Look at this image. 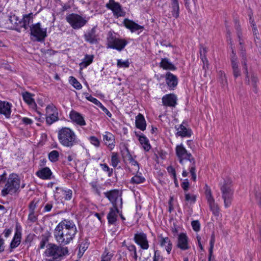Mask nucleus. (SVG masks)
<instances>
[{
	"label": "nucleus",
	"instance_id": "680f3d73",
	"mask_svg": "<svg viewBox=\"0 0 261 261\" xmlns=\"http://www.w3.org/2000/svg\"><path fill=\"white\" fill-rule=\"evenodd\" d=\"M28 220L32 223H34L37 220V217L35 215V212L29 211Z\"/></svg>",
	"mask_w": 261,
	"mask_h": 261
},
{
	"label": "nucleus",
	"instance_id": "bb28decb",
	"mask_svg": "<svg viewBox=\"0 0 261 261\" xmlns=\"http://www.w3.org/2000/svg\"><path fill=\"white\" fill-rule=\"evenodd\" d=\"M135 123L136 127L140 130L143 131L146 129V121L142 114L139 113L136 117Z\"/></svg>",
	"mask_w": 261,
	"mask_h": 261
},
{
	"label": "nucleus",
	"instance_id": "e2e57ef3",
	"mask_svg": "<svg viewBox=\"0 0 261 261\" xmlns=\"http://www.w3.org/2000/svg\"><path fill=\"white\" fill-rule=\"evenodd\" d=\"M207 50L206 47H204L202 46L200 47L199 54L201 59L206 58V54L207 53Z\"/></svg>",
	"mask_w": 261,
	"mask_h": 261
},
{
	"label": "nucleus",
	"instance_id": "cd10ccee",
	"mask_svg": "<svg viewBox=\"0 0 261 261\" xmlns=\"http://www.w3.org/2000/svg\"><path fill=\"white\" fill-rule=\"evenodd\" d=\"M10 25V16L3 13H0V27L9 29Z\"/></svg>",
	"mask_w": 261,
	"mask_h": 261
},
{
	"label": "nucleus",
	"instance_id": "09e8293b",
	"mask_svg": "<svg viewBox=\"0 0 261 261\" xmlns=\"http://www.w3.org/2000/svg\"><path fill=\"white\" fill-rule=\"evenodd\" d=\"M254 197L256 202L258 205L259 207L261 208V192L258 188V190H254Z\"/></svg>",
	"mask_w": 261,
	"mask_h": 261
},
{
	"label": "nucleus",
	"instance_id": "4d7b16f0",
	"mask_svg": "<svg viewBox=\"0 0 261 261\" xmlns=\"http://www.w3.org/2000/svg\"><path fill=\"white\" fill-rule=\"evenodd\" d=\"M193 229L196 231H199L200 229V224L198 220H193L191 222Z\"/></svg>",
	"mask_w": 261,
	"mask_h": 261
},
{
	"label": "nucleus",
	"instance_id": "e433bc0d",
	"mask_svg": "<svg viewBox=\"0 0 261 261\" xmlns=\"http://www.w3.org/2000/svg\"><path fill=\"white\" fill-rule=\"evenodd\" d=\"M178 130V131L177 133V135L179 136L185 137H190L191 135V130L187 129V128L182 124L180 125Z\"/></svg>",
	"mask_w": 261,
	"mask_h": 261
},
{
	"label": "nucleus",
	"instance_id": "c9c22d12",
	"mask_svg": "<svg viewBox=\"0 0 261 261\" xmlns=\"http://www.w3.org/2000/svg\"><path fill=\"white\" fill-rule=\"evenodd\" d=\"M221 191L222 193H228V192H233V189L232 188L231 182L230 180H224L223 184H221Z\"/></svg>",
	"mask_w": 261,
	"mask_h": 261
},
{
	"label": "nucleus",
	"instance_id": "ea45409f",
	"mask_svg": "<svg viewBox=\"0 0 261 261\" xmlns=\"http://www.w3.org/2000/svg\"><path fill=\"white\" fill-rule=\"evenodd\" d=\"M56 190L60 189V188L56 187ZM62 190V194L64 195V198L65 200H70L72 198V191L70 189H63L60 188Z\"/></svg>",
	"mask_w": 261,
	"mask_h": 261
},
{
	"label": "nucleus",
	"instance_id": "2eb2a0df",
	"mask_svg": "<svg viewBox=\"0 0 261 261\" xmlns=\"http://www.w3.org/2000/svg\"><path fill=\"white\" fill-rule=\"evenodd\" d=\"M85 40L91 44L98 43L99 40V35L97 33V27H94L87 31L84 35Z\"/></svg>",
	"mask_w": 261,
	"mask_h": 261
},
{
	"label": "nucleus",
	"instance_id": "bf43d9fd",
	"mask_svg": "<svg viewBox=\"0 0 261 261\" xmlns=\"http://www.w3.org/2000/svg\"><path fill=\"white\" fill-rule=\"evenodd\" d=\"M38 201V200L37 199H34L31 201L29 205V211L35 212V210L37 206Z\"/></svg>",
	"mask_w": 261,
	"mask_h": 261
},
{
	"label": "nucleus",
	"instance_id": "7c9ffc66",
	"mask_svg": "<svg viewBox=\"0 0 261 261\" xmlns=\"http://www.w3.org/2000/svg\"><path fill=\"white\" fill-rule=\"evenodd\" d=\"M33 22V13H31L29 14L23 16L22 19H21V27L27 30L30 28L31 25L30 24Z\"/></svg>",
	"mask_w": 261,
	"mask_h": 261
},
{
	"label": "nucleus",
	"instance_id": "6e6552de",
	"mask_svg": "<svg viewBox=\"0 0 261 261\" xmlns=\"http://www.w3.org/2000/svg\"><path fill=\"white\" fill-rule=\"evenodd\" d=\"M67 21L74 29H79L85 25L87 21L81 16L71 13L66 17Z\"/></svg>",
	"mask_w": 261,
	"mask_h": 261
},
{
	"label": "nucleus",
	"instance_id": "a18cd8bd",
	"mask_svg": "<svg viewBox=\"0 0 261 261\" xmlns=\"http://www.w3.org/2000/svg\"><path fill=\"white\" fill-rule=\"evenodd\" d=\"M218 80L221 84L223 86L227 85V80L225 73L223 71L218 72Z\"/></svg>",
	"mask_w": 261,
	"mask_h": 261
},
{
	"label": "nucleus",
	"instance_id": "052dcab7",
	"mask_svg": "<svg viewBox=\"0 0 261 261\" xmlns=\"http://www.w3.org/2000/svg\"><path fill=\"white\" fill-rule=\"evenodd\" d=\"M100 166L102 169L108 173V175L110 176L113 172V169H110L109 166L106 164H101Z\"/></svg>",
	"mask_w": 261,
	"mask_h": 261
},
{
	"label": "nucleus",
	"instance_id": "338daca9",
	"mask_svg": "<svg viewBox=\"0 0 261 261\" xmlns=\"http://www.w3.org/2000/svg\"><path fill=\"white\" fill-rule=\"evenodd\" d=\"M167 171L169 174L172 175V178L174 179H176V171L172 166H169L167 168Z\"/></svg>",
	"mask_w": 261,
	"mask_h": 261
},
{
	"label": "nucleus",
	"instance_id": "ddd939ff",
	"mask_svg": "<svg viewBox=\"0 0 261 261\" xmlns=\"http://www.w3.org/2000/svg\"><path fill=\"white\" fill-rule=\"evenodd\" d=\"M176 247L182 251H186L190 248L189 238L186 233L181 232L178 234Z\"/></svg>",
	"mask_w": 261,
	"mask_h": 261
},
{
	"label": "nucleus",
	"instance_id": "7ed1b4c3",
	"mask_svg": "<svg viewBox=\"0 0 261 261\" xmlns=\"http://www.w3.org/2000/svg\"><path fill=\"white\" fill-rule=\"evenodd\" d=\"M176 154L181 164H189V171L192 179H196L195 173V161L190 153H188L182 144L176 146Z\"/></svg>",
	"mask_w": 261,
	"mask_h": 261
},
{
	"label": "nucleus",
	"instance_id": "dca6fc26",
	"mask_svg": "<svg viewBox=\"0 0 261 261\" xmlns=\"http://www.w3.org/2000/svg\"><path fill=\"white\" fill-rule=\"evenodd\" d=\"M169 8L170 12L165 14V15L168 18L172 17L177 18L179 16V4L178 0H170ZM166 13V12H165Z\"/></svg>",
	"mask_w": 261,
	"mask_h": 261
},
{
	"label": "nucleus",
	"instance_id": "a878e982",
	"mask_svg": "<svg viewBox=\"0 0 261 261\" xmlns=\"http://www.w3.org/2000/svg\"><path fill=\"white\" fill-rule=\"evenodd\" d=\"M21 20L18 19V17L14 15L10 16V25L9 29L15 30L20 31L21 27Z\"/></svg>",
	"mask_w": 261,
	"mask_h": 261
},
{
	"label": "nucleus",
	"instance_id": "b1692460",
	"mask_svg": "<svg viewBox=\"0 0 261 261\" xmlns=\"http://www.w3.org/2000/svg\"><path fill=\"white\" fill-rule=\"evenodd\" d=\"M123 23L125 27L130 30L132 32H134L137 30L143 29L144 28L143 26L139 25L133 21L127 18H125L123 20Z\"/></svg>",
	"mask_w": 261,
	"mask_h": 261
},
{
	"label": "nucleus",
	"instance_id": "f257e3e1",
	"mask_svg": "<svg viewBox=\"0 0 261 261\" xmlns=\"http://www.w3.org/2000/svg\"><path fill=\"white\" fill-rule=\"evenodd\" d=\"M77 232L76 226L73 221L64 219L56 227L54 236L59 244L65 246L73 241Z\"/></svg>",
	"mask_w": 261,
	"mask_h": 261
},
{
	"label": "nucleus",
	"instance_id": "37998d69",
	"mask_svg": "<svg viewBox=\"0 0 261 261\" xmlns=\"http://www.w3.org/2000/svg\"><path fill=\"white\" fill-rule=\"evenodd\" d=\"M92 187V191L98 195H100V190L102 189L101 186L98 183L97 181H93L90 183Z\"/></svg>",
	"mask_w": 261,
	"mask_h": 261
},
{
	"label": "nucleus",
	"instance_id": "69168bd1",
	"mask_svg": "<svg viewBox=\"0 0 261 261\" xmlns=\"http://www.w3.org/2000/svg\"><path fill=\"white\" fill-rule=\"evenodd\" d=\"M112 255L109 253L104 252L102 255L101 261H111Z\"/></svg>",
	"mask_w": 261,
	"mask_h": 261
},
{
	"label": "nucleus",
	"instance_id": "774afa93",
	"mask_svg": "<svg viewBox=\"0 0 261 261\" xmlns=\"http://www.w3.org/2000/svg\"><path fill=\"white\" fill-rule=\"evenodd\" d=\"M90 142L91 143L94 145V146H96V147H98L99 145V141L98 140V139L94 137V136H91L90 137Z\"/></svg>",
	"mask_w": 261,
	"mask_h": 261
},
{
	"label": "nucleus",
	"instance_id": "4c0bfd02",
	"mask_svg": "<svg viewBox=\"0 0 261 261\" xmlns=\"http://www.w3.org/2000/svg\"><path fill=\"white\" fill-rule=\"evenodd\" d=\"M93 55H86L83 61L80 64L81 68H86L92 63L93 60Z\"/></svg>",
	"mask_w": 261,
	"mask_h": 261
},
{
	"label": "nucleus",
	"instance_id": "c85d7f7f",
	"mask_svg": "<svg viewBox=\"0 0 261 261\" xmlns=\"http://www.w3.org/2000/svg\"><path fill=\"white\" fill-rule=\"evenodd\" d=\"M37 175L42 179H48L51 178L52 172L48 167H45L36 173Z\"/></svg>",
	"mask_w": 261,
	"mask_h": 261
},
{
	"label": "nucleus",
	"instance_id": "a211bd4d",
	"mask_svg": "<svg viewBox=\"0 0 261 261\" xmlns=\"http://www.w3.org/2000/svg\"><path fill=\"white\" fill-rule=\"evenodd\" d=\"M159 238L160 246L165 249L168 254H170L173 247L170 239L168 237H164L162 235L160 236Z\"/></svg>",
	"mask_w": 261,
	"mask_h": 261
},
{
	"label": "nucleus",
	"instance_id": "9d476101",
	"mask_svg": "<svg viewBox=\"0 0 261 261\" xmlns=\"http://www.w3.org/2000/svg\"><path fill=\"white\" fill-rule=\"evenodd\" d=\"M20 180H7L5 188L2 191V195L6 196L8 194L16 192L20 186Z\"/></svg>",
	"mask_w": 261,
	"mask_h": 261
},
{
	"label": "nucleus",
	"instance_id": "4be33fe9",
	"mask_svg": "<svg viewBox=\"0 0 261 261\" xmlns=\"http://www.w3.org/2000/svg\"><path fill=\"white\" fill-rule=\"evenodd\" d=\"M119 213L118 207H111L107 216V219L109 224H114L117 221V214Z\"/></svg>",
	"mask_w": 261,
	"mask_h": 261
},
{
	"label": "nucleus",
	"instance_id": "aec40b11",
	"mask_svg": "<svg viewBox=\"0 0 261 261\" xmlns=\"http://www.w3.org/2000/svg\"><path fill=\"white\" fill-rule=\"evenodd\" d=\"M21 239V230H18L17 225L16 226L14 236L10 244V251H12L13 249L16 248L20 244Z\"/></svg>",
	"mask_w": 261,
	"mask_h": 261
},
{
	"label": "nucleus",
	"instance_id": "473e14b6",
	"mask_svg": "<svg viewBox=\"0 0 261 261\" xmlns=\"http://www.w3.org/2000/svg\"><path fill=\"white\" fill-rule=\"evenodd\" d=\"M160 66L165 70H175L176 69V67L167 58L162 59Z\"/></svg>",
	"mask_w": 261,
	"mask_h": 261
},
{
	"label": "nucleus",
	"instance_id": "2f4dec72",
	"mask_svg": "<svg viewBox=\"0 0 261 261\" xmlns=\"http://www.w3.org/2000/svg\"><path fill=\"white\" fill-rule=\"evenodd\" d=\"M222 198L224 200L225 207H229L231 205L232 203L233 192H223V193H222Z\"/></svg>",
	"mask_w": 261,
	"mask_h": 261
},
{
	"label": "nucleus",
	"instance_id": "412c9836",
	"mask_svg": "<svg viewBox=\"0 0 261 261\" xmlns=\"http://www.w3.org/2000/svg\"><path fill=\"white\" fill-rule=\"evenodd\" d=\"M166 84L171 90H173L176 87L178 80L175 75L170 72H168L165 75Z\"/></svg>",
	"mask_w": 261,
	"mask_h": 261
},
{
	"label": "nucleus",
	"instance_id": "9b49d317",
	"mask_svg": "<svg viewBox=\"0 0 261 261\" xmlns=\"http://www.w3.org/2000/svg\"><path fill=\"white\" fill-rule=\"evenodd\" d=\"M58 112L57 109L53 105H48L46 108V122L50 125L58 121Z\"/></svg>",
	"mask_w": 261,
	"mask_h": 261
},
{
	"label": "nucleus",
	"instance_id": "6ab92c4d",
	"mask_svg": "<svg viewBox=\"0 0 261 261\" xmlns=\"http://www.w3.org/2000/svg\"><path fill=\"white\" fill-rule=\"evenodd\" d=\"M177 100V97L174 94H166L162 97L163 104L166 107H175Z\"/></svg>",
	"mask_w": 261,
	"mask_h": 261
},
{
	"label": "nucleus",
	"instance_id": "8fccbe9b",
	"mask_svg": "<svg viewBox=\"0 0 261 261\" xmlns=\"http://www.w3.org/2000/svg\"><path fill=\"white\" fill-rule=\"evenodd\" d=\"M120 162L118 155L117 153L113 152L111 158V165L113 167H116Z\"/></svg>",
	"mask_w": 261,
	"mask_h": 261
},
{
	"label": "nucleus",
	"instance_id": "49530a36",
	"mask_svg": "<svg viewBox=\"0 0 261 261\" xmlns=\"http://www.w3.org/2000/svg\"><path fill=\"white\" fill-rule=\"evenodd\" d=\"M69 82L70 84L76 89L80 90L82 88V85L80 82L73 76L70 77Z\"/></svg>",
	"mask_w": 261,
	"mask_h": 261
},
{
	"label": "nucleus",
	"instance_id": "0e129e2a",
	"mask_svg": "<svg viewBox=\"0 0 261 261\" xmlns=\"http://www.w3.org/2000/svg\"><path fill=\"white\" fill-rule=\"evenodd\" d=\"M33 236L31 234H29L25 237L24 241L23 242V244H27L28 247H29L31 246V243L33 241Z\"/></svg>",
	"mask_w": 261,
	"mask_h": 261
},
{
	"label": "nucleus",
	"instance_id": "603ef678",
	"mask_svg": "<svg viewBox=\"0 0 261 261\" xmlns=\"http://www.w3.org/2000/svg\"><path fill=\"white\" fill-rule=\"evenodd\" d=\"M117 65L119 68H128L129 66V62L128 60L122 61L121 59H118Z\"/></svg>",
	"mask_w": 261,
	"mask_h": 261
},
{
	"label": "nucleus",
	"instance_id": "5701e85b",
	"mask_svg": "<svg viewBox=\"0 0 261 261\" xmlns=\"http://www.w3.org/2000/svg\"><path fill=\"white\" fill-rule=\"evenodd\" d=\"M70 118L72 121L75 122L79 125L83 126L86 124L83 117L79 113L72 111L70 113Z\"/></svg>",
	"mask_w": 261,
	"mask_h": 261
},
{
	"label": "nucleus",
	"instance_id": "4468645a",
	"mask_svg": "<svg viewBox=\"0 0 261 261\" xmlns=\"http://www.w3.org/2000/svg\"><path fill=\"white\" fill-rule=\"evenodd\" d=\"M134 240L135 242L139 245L141 249L147 250L149 245L147 238V235L143 232H137L135 234Z\"/></svg>",
	"mask_w": 261,
	"mask_h": 261
},
{
	"label": "nucleus",
	"instance_id": "39448f33",
	"mask_svg": "<svg viewBox=\"0 0 261 261\" xmlns=\"http://www.w3.org/2000/svg\"><path fill=\"white\" fill-rule=\"evenodd\" d=\"M31 39L37 42L44 41L47 36L46 28H41L39 22L32 24L30 27Z\"/></svg>",
	"mask_w": 261,
	"mask_h": 261
},
{
	"label": "nucleus",
	"instance_id": "a19ab883",
	"mask_svg": "<svg viewBox=\"0 0 261 261\" xmlns=\"http://www.w3.org/2000/svg\"><path fill=\"white\" fill-rule=\"evenodd\" d=\"M49 237L46 234H42L40 237V242L38 246L39 249H42L45 248L48 243Z\"/></svg>",
	"mask_w": 261,
	"mask_h": 261
},
{
	"label": "nucleus",
	"instance_id": "3c124183",
	"mask_svg": "<svg viewBox=\"0 0 261 261\" xmlns=\"http://www.w3.org/2000/svg\"><path fill=\"white\" fill-rule=\"evenodd\" d=\"M48 158L50 161L55 162L58 160L59 152L57 150L51 151L48 154Z\"/></svg>",
	"mask_w": 261,
	"mask_h": 261
},
{
	"label": "nucleus",
	"instance_id": "58836bf2",
	"mask_svg": "<svg viewBox=\"0 0 261 261\" xmlns=\"http://www.w3.org/2000/svg\"><path fill=\"white\" fill-rule=\"evenodd\" d=\"M121 155L124 162L128 161L133 158L132 154L130 153L128 148L126 146H124L121 150Z\"/></svg>",
	"mask_w": 261,
	"mask_h": 261
},
{
	"label": "nucleus",
	"instance_id": "79ce46f5",
	"mask_svg": "<svg viewBox=\"0 0 261 261\" xmlns=\"http://www.w3.org/2000/svg\"><path fill=\"white\" fill-rule=\"evenodd\" d=\"M153 256L152 257L153 261H164V258L162 255V253L160 250L153 247Z\"/></svg>",
	"mask_w": 261,
	"mask_h": 261
},
{
	"label": "nucleus",
	"instance_id": "f03ea898",
	"mask_svg": "<svg viewBox=\"0 0 261 261\" xmlns=\"http://www.w3.org/2000/svg\"><path fill=\"white\" fill-rule=\"evenodd\" d=\"M69 254L67 247L54 243H48L44 252L45 261H61Z\"/></svg>",
	"mask_w": 261,
	"mask_h": 261
},
{
	"label": "nucleus",
	"instance_id": "f8f14e48",
	"mask_svg": "<svg viewBox=\"0 0 261 261\" xmlns=\"http://www.w3.org/2000/svg\"><path fill=\"white\" fill-rule=\"evenodd\" d=\"M106 6L112 11L114 16L117 18L124 16L125 14L120 4L114 0H110Z\"/></svg>",
	"mask_w": 261,
	"mask_h": 261
},
{
	"label": "nucleus",
	"instance_id": "6e6d98bb",
	"mask_svg": "<svg viewBox=\"0 0 261 261\" xmlns=\"http://www.w3.org/2000/svg\"><path fill=\"white\" fill-rule=\"evenodd\" d=\"M215 242V236L214 232H213L211 235V239L210 241V247L209 250H208L210 254H213V248L214 247Z\"/></svg>",
	"mask_w": 261,
	"mask_h": 261
},
{
	"label": "nucleus",
	"instance_id": "1a4fd4ad",
	"mask_svg": "<svg viewBox=\"0 0 261 261\" xmlns=\"http://www.w3.org/2000/svg\"><path fill=\"white\" fill-rule=\"evenodd\" d=\"M127 43V42L125 40L116 38L112 34L108 38V47L119 51L122 50Z\"/></svg>",
	"mask_w": 261,
	"mask_h": 261
},
{
	"label": "nucleus",
	"instance_id": "20e7f679",
	"mask_svg": "<svg viewBox=\"0 0 261 261\" xmlns=\"http://www.w3.org/2000/svg\"><path fill=\"white\" fill-rule=\"evenodd\" d=\"M58 138L62 146L69 148L77 144L79 141L74 132L67 127H63L59 129Z\"/></svg>",
	"mask_w": 261,
	"mask_h": 261
},
{
	"label": "nucleus",
	"instance_id": "0eeeda50",
	"mask_svg": "<svg viewBox=\"0 0 261 261\" xmlns=\"http://www.w3.org/2000/svg\"><path fill=\"white\" fill-rule=\"evenodd\" d=\"M104 194L111 202L114 207H122L121 193L118 190H113L104 193Z\"/></svg>",
	"mask_w": 261,
	"mask_h": 261
},
{
	"label": "nucleus",
	"instance_id": "f704fd0d",
	"mask_svg": "<svg viewBox=\"0 0 261 261\" xmlns=\"http://www.w3.org/2000/svg\"><path fill=\"white\" fill-rule=\"evenodd\" d=\"M139 137V141L141 144L144 150L147 151L151 148V146L149 143L148 139L144 135H137Z\"/></svg>",
	"mask_w": 261,
	"mask_h": 261
},
{
	"label": "nucleus",
	"instance_id": "393cba45",
	"mask_svg": "<svg viewBox=\"0 0 261 261\" xmlns=\"http://www.w3.org/2000/svg\"><path fill=\"white\" fill-rule=\"evenodd\" d=\"M231 64L232 69V72L234 77L236 79L241 74V70L239 68L238 63L237 62V57L235 55L231 57Z\"/></svg>",
	"mask_w": 261,
	"mask_h": 261
},
{
	"label": "nucleus",
	"instance_id": "13d9d810",
	"mask_svg": "<svg viewBox=\"0 0 261 261\" xmlns=\"http://www.w3.org/2000/svg\"><path fill=\"white\" fill-rule=\"evenodd\" d=\"M86 98L87 99H88L89 101L93 102L98 107L100 105L101 102L97 100L96 98L92 97L91 95H89L88 93L86 95Z\"/></svg>",
	"mask_w": 261,
	"mask_h": 261
},
{
	"label": "nucleus",
	"instance_id": "c756f323",
	"mask_svg": "<svg viewBox=\"0 0 261 261\" xmlns=\"http://www.w3.org/2000/svg\"><path fill=\"white\" fill-rule=\"evenodd\" d=\"M103 140L105 144L108 146L111 149L114 148L115 146L114 136L110 133H107L103 136Z\"/></svg>",
	"mask_w": 261,
	"mask_h": 261
},
{
	"label": "nucleus",
	"instance_id": "72a5a7b5",
	"mask_svg": "<svg viewBox=\"0 0 261 261\" xmlns=\"http://www.w3.org/2000/svg\"><path fill=\"white\" fill-rule=\"evenodd\" d=\"M24 101L29 106L33 107L36 106L34 99L33 98V95L29 92L25 91L22 93Z\"/></svg>",
	"mask_w": 261,
	"mask_h": 261
},
{
	"label": "nucleus",
	"instance_id": "864d4df0",
	"mask_svg": "<svg viewBox=\"0 0 261 261\" xmlns=\"http://www.w3.org/2000/svg\"><path fill=\"white\" fill-rule=\"evenodd\" d=\"M126 248L129 252H132L133 254V257L135 260H137L138 256L137 254L136 247L134 245H130L126 246Z\"/></svg>",
	"mask_w": 261,
	"mask_h": 261
},
{
	"label": "nucleus",
	"instance_id": "5fc2aeb1",
	"mask_svg": "<svg viewBox=\"0 0 261 261\" xmlns=\"http://www.w3.org/2000/svg\"><path fill=\"white\" fill-rule=\"evenodd\" d=\"M185 200L189 202L190 204H194L196 201V196L194 195H191L189 193H186Z\"/></svg>",
	"mask_w": 261,
	"mask_h": 261
},
{
	"label": "nucleus",
	"instance_id": "f3484780",
	"mask_svg": "<svg viewBox=\"0 0 261 261\" xmlns=\"http://www.w3.org/2000/svg\"><path fill=\"white\" fill-rule=\"evenodd\" d=\"M12 105L6 101L0 100V115H3L6 118L11 117Z\"/></svg>",
	"mask_w": 261,
	"mask_h": 261
},
{
	"label": "nucleus",
	"instance_id": "c03bdc74",
	"mask_svg": "<svg viewBox=\"0 0 261 261\" xmlns=\"http://www.w3.org/2000/svg\"><path fill=\"white\" fill-rule=\"evenodd\" d=\"M208 204L213 214L215 216H218L220 214V210L218 204H216L215 201Z\"/></svg>",
	"mask_w": 261,
	"mask_h": 261
},
{
	"label": "nucleus",
	"instance_id": "de8ad7c7",
	"mask_svg": "<svg viewBox=\"0 0 261 261\" xmlns=\"http://www.w3.org/2000/svg\"><path fill=\"white\" fill-rule=\"evenodd\" d=\"M235 27H236V29L237 30V35H238V38L239 39L240 44L241 45V49L242 50H243V47L242 46V45L243 44V42L242 41V40H241L242 33H241V29L240 28V25L238 23L237 20L235 21Z\"/></svg>",
	"mask_w": 261,
	"mask_h": 261
},
{
	"label": "nucleus",
	"instance_id": "423d86ee",
	"mask_svg": "<svg viewBox=\"0 0 261 261\" xmlns=\"http://www.w3.org/2000/svg\"><path fill=\"white\" fill-rule=\"evenodd\" d=\"M242 54V59L241 63L243 68L244 69V73L245 74V81L246 84L248 85H251L253 88V91L255 93L257 92V83L258 79L257 77L253 73H251L250 75L248 73L247 66V60L245 55L243 53Z\"/></svg>",
	"mask_w": 261,
	"mask_h": 261
}]
</instances>
